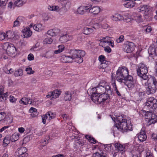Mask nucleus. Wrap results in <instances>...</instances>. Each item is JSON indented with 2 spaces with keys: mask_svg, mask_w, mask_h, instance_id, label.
<instances>
[{
  "mask_svg": "<svg viewBox=\"0 0 157 157\" xmlns=\"http://www.w3.org/2000/svg\"><path fill=\"white\" fill-rule=\"evenodd\" d=\"M104 50L105 52L108 53H109L111 52V49L109 46L105 47Z\"/></svg>",
  "mask_w": 157,
  "mask_h": 157,
  "instance_id": "61",
  "label": "nucleus"
},
{
  "mask_svg": "<svg viewBox=\"0 0 157 157\" xmlns=\"http://www.w3.org/2000/svg\"><path fill=\"white\" fill-rule=\"evenodd\" d=\"M52 42V39L51 38H48L45 39L43 41L44 44H51Z\"/></svg>",
  "mask_w": 157,
  "mask_h": 157,
  "instance_id": "46",
  "label": "nucleus"
},
{
  "mask_svg": "<svg viewBox=\"0 0 157 157\" xmlns=\"http://www.w3.org/2000/svg\"><path fill=\"white\" fill-rule=\"evenodd\" d=\"M20 103L24 105H26L28 104H32V101L31 99L27 98H23L20 100Z\"/></svg>",
  "mask_w": 157,
  "mask_h": 157,
  "instance_id": "26",
  "label": "nucleus"
},
{
  "mask_svg": "<svg viewBox=\"0 0 157 157\" xmlns=\"http://www.w3.org/2000/svg\"><path fill=\"white\" fill-rule=\"evenodd\" d=\"M124 36L123 35H121L118 38L116 39V41L118 43H121L124 40Z\"/></svg>",
  "mask_w": 157,
  "mask_h": 157,
  "instance_id": "51",
  "label": "nucleus"
},
{
  "mask_svg": "<svg viewBox=\"0 0 157 157\" xmlns=\"http://www.w3.org/2000/svg\"><path fill=\"white\" fill-rule=\"evenodd\" d=\"M135 46L133 43L127 42L124 43L123 46L124 51L127 53L131 52L134 50Z\"/></svg>",
  "mask_w": 157,
  "mask_h": 157,
  "instance_id": "8",
  "label": "nucleus"
},
{
  "mask_svg": "<svg viewBox=\"0 0 157 157\" xmlns=\"http://www.w3.org/2000/svg\"><path fill=\"white\" fill-rule=\"evenodd\" d=\"M93 91L96 90L95 92L93 94H95L100 95L103 94L108 93L109 94H112V91L111 90L110 86L108 85L107 83L105 84L103 83H100L98 86L95 88H93L92 89Z\"/></svg>",
  "mask_w": 157,
  "mask_h": 157,
  "instance_id": "2",
  "label": "nucleus"
},
{
  "mask_svg": "<svg viewBox=\"0 0 157 157\" xmlns=\"http://www.w3.org/2000/svg\"><path fill=\"white\" fill-rule=\"evenodd\" d=\"M128 69L124 67H119L117 70L116 76V78L118 81L121 82H124L128 78Z\"/></svg>",
  "mask_w": 157,
  "mask_h": 157,
  "instance_id": "4",
  "label": "nucleus"
},
{
  "mask_svg": "<svg viewBox=\"0 0 157 157\" xmlns=\"http://www.w3.org/2000/svg\"><path fill=\"white\" fill-rule=\"evenodd\" d=\"M59 7L58 6H49L48 9L50 10L51 11H58Z\"/></svg>",
  "mask_w": 157,
  "mask_h": 157,
  "instance_id": "47",
  "label": "nucleus"
},
{
  "mask_svg": "<svg viewBox=\"0 0 157 157\" xmlns=\"http://www.w3.org/2000/svg\"><path fill=\"white\" fill-rule=\"evenodd\" d=\"M9 127V126H6L0 129V132H1L6 129L8 128Z\"/></svg>",
  "mask_w": 157,
  "mask_h": 157,
  "instance_id": "63",
  "label": "nucleus"
},
{
  "mask_svg": "<svg viewBox=\"0 0 157 157\" xmlns=\"http://www.w3.org/2000/svg\"><path fill=\"white\" fill-rule=\"evenodd\" d=\"M33 29L37 31H40L44 30V27L41 24H38L34 25L33 26Z\"/></svg>",
  "mask_w": 157,
  "mask_h": 157,
  "instance_id": "29",
  "label": "nucleus"
},
{
  "mask_svg": "<svg viewBox=\"0 0 157 157\" xmlns=\"http://www.w3.org/2000/svg\"><path fill=\"white\" fill-rule=\"evenodd\" d=\"M71 38L72 37L70 35L67 34L61 36L59 40L61 42L63 43L70 40Z\"/></svg>",
  "mask_w": 157,
  "mask_h": 157,
  "instance_id": "19",
  "label": "nucleus"
},
{
  "mask_svg": "<svg viewBox=\"0 0 157 157\" xmlns=\"http://www.w3.org/2000/svg\"><path fill=\"white\" fill-rule=\"evenodd\" d=\"M27 151V148L24 147H22L18 149V153L19 155H23V157L28 156V154L26 153Z\"/></svg>",
  "mask_w": 157,
  "mask_h": 157,
  "instance_id": "16",
  "label": "nucleus"
},
{
  "mask_svg": "<svg viewBox=\"0 0 157 157\" xmlns=\"http://www.w3.org/2000/svg\"><path fill=\"white\" fill-rule=\"evenodd\" d=\"M126 117V116L124 115L117 117L116 120L117 123H116L113 126V129L117 128L122 132H126L127 130H132V125L130 121H127L125 118Z\"/></svg>",
  "mask_w": 157,
  "mask_h": 157,
  "instance_id": "1",
  "label": "nucleus"
},
{
  "mask_svg": "<svg viewBox=\"0 0 157 157\" xmlns=\"http://www.w3.org/2000/svg\"><path fill=\"white\" fill-rule=\"evenodd\" d=\"M6 113L3 112H0V121L3 120L5 118Z\"/></svg>",
  "mask_w": 157,
  "mask_h": 157,
  "instance_id": "52",
  "label": "nucleus"
},
{
  "mask_svg": "<svg viewBox=\"0 0 157 157\" xmlns=\"http://www.w3.org/2000/svg\"><path fill=\"white\" fill-rule=\"evenodd\" d=\"M15 6H16L14 5V4H13L12 2H10L8 5V7L10 9H11L12 8L14 9Z\"/></svg>",
  "mask_w": 157,
  "mask_h": 157,
  "instance_id": "58",
  "label": "nucleus"
},
{
  "mask_svg": "<svg viewBox=\"0 0 157 157\" xmlns=\"http://www.w3.org/2000/svg\"><path fill=\"white\" fill-rule=\"evenodd\" d=\"M23 71L21 69H19L14 72V75L16 77L20 76L23 75Z\"/></svg>",
  "mask_w": 157,
  "mask_h": 157,
  "instance_id": "43",
  "label": "nucleus"
},
{
  "mask_svg": "<svg viewBox=\"0 0 157 157\" xmlns=\"http://www.w3.org/2000/svg\"><path fill=\"white\" fill-rule=\"evenodd\" d=\"M52 92V98H53V99L58 98L61 93V92L58 90H54Z\"/></svg>",
  "mask_w": 157,
  "mask_h": 157,
  "instance_id": "35",
  "label": "nucleus"
},
{
  "mask_svg": "<svg viewBox=\"0 0 157 157\" xmlns=\"http://www.w3.org/2000/svg\"><path fill=\"white\" fill-rule=\"evenodd\" d=\"M93 157H108L107 153L105 151L100 150L94 153Z\"/></svg>",
  "mask_w": 157,
  "mask_h": 157,
  "instance_id": "21",
  "label": "nucleus"
},
{
  "mask_svg": "<svg viewBox=\"0 0 157 157\" xmlns=\"http://www.w3.org/2000/svg\"><path fill=\"white\" fill-rule=\"evenodd\" d=\"M138 10L140 11H144L146 15H147L151 10L150 7L148 5H141L138 8Z\"/></svg>",
  "mask_w": 157,
  "mask_h": 157,
  "instance_id": "15",
  "label": "nucleus"
},
{
  "mask_svg": "<svg viewBox=\"0 0 157 157\" xmlns=\"http://www.w3.org/2000/svg\"><path fill=\"white\" fill-rule=\"evenodd\" d=\"M93 32V29L91 28L86 27L83 29V33L86 35H88Z\"/></svg>",
  "mask_w": 157,
  "mask_h": 157,
  "instance_id": "38",
  "label": "nucleus"
},
{
  "mask_svg": "<svg viewBox=\"0 0 157 157\" xmlns=\"http://www.w3.org/2000/svg\"><path fill=\"white\" fill-rule=\"evenodd\" d=\"M124 83L129 88L132 89L135 86V82L133 80V77L131 75L128 76V78Z\"/></svg>",
  "mask_w": 157,
  "mask_h": 157,
  "instance_id": "9",
  "label": "nucleus"
},
{
  "mask_svg": "<svg viewBox=\"0 0 157 157\" xmlns=\"http://www.w3.org/2000/svg\"><path fill=\"white\" fill-rule=\"evenodd\" d=\"M12 118L10 117L6 116L5 118L4 119V121H6V123L10 124L12 122Z\"/></svg>",
  "mask_w": 157,
  "mask_h": 157,
  "instance_id": "49",
  "label": "nucleus"
},
{
  "mask_svg": "<svg viewBox=\"0 0 157 157\" xmlns=\"http://www.w3.org/2000/svg\"><path fill=\"white\" fill-rule=\"evenodd\" d=\"M152 114L153 113L152 112L147 111V112L145 113V116L146 117H147L146 118L148 119L150 121L151 118H152L151 116H152Z\"/></svg>",
  "mask_w": 157,
  "mask_h": 157,
  "instance_id": "48",
  "label": "nucleus"
},
{
  "mask_svg": "<svg viewBox=\"0 0 157 157\" xmlns=\"http://www.w3.org/2000/svg\"><path fill=\"white\" fill-rule=\"evenodd\" d=\"M110 18L112 21H121L124 19L122 15L117 13L112 14L110 17Z\"/></svg>",
  "mask_w": 157,
  "mask_h": 157,
  "instance_id": "12",
  "label": "nucleus"
},
{
  "mask_svg": "<svg viewBox=\"0 0 157 157\" xmlns=\"http://www.w3.org/2000/svg\"><path fill=\"white\" fill-rule=\"evenodd\" d=\"M144 30L147 33H149L151 30V28L150 26H148L145 27L144 29Z\"/></svg>",
  "mask_w": 157,
  "mask_h": 157,
  "instance_id": "57",
  "label": "nucleus"
},
{
  "mask_svg": "<svg viewBox=\"0 0 157 157\" xmlns=\"http://www.w3.org/2000/svg\"><path fill=\"white\" fill-rule=\"evenodd\" d=\"M25 71L27 72V73L28 74H33L34 71L32 70V69L31 67L27 68L26 69Z\"/></svg>",
  "mask_w": 157,
  "mask_h": 157,
  "instance_id": "54",
  "label": "nucleus"
},
{
  "mask_svg": "<svg viewBox=\"0 0 157 157\" xmlns=\"http://www.w3.org/2000/svg\"><path fill=\"white\" fill-rule=\"evenodd\" d=\"M142 151L137 150H133L132 151V157H141Z\"/></svg>",
  "mask_w": 157,
  "mask_h": 157,
  "instance_id": "32",
  "label": "nucleus"
},
{
  "mask_svg": "<svg viewBox=\"0 0 157 157\" xmlns=\"http://www.w3.org/2000/svg\"><path fill=\"white\" fill-rule=\"evenodd\" d=\"M125 1H129L128 2L125 3L124 4V6L127 8H131L133 7L135 3L133 0H124Z\"/></svg>",
  "mask_w": 157,
  "mask_h": 157,
  "instance_id": "25",
  "label": "nucleus"
},
{
  "mask_svg": "<svg viewBox=\"0 0 157 157\" xmlns=\"http://www.w3.org/2000/svg\"><path fill=\"white\" fill-rule=\"evenodd\" d=\"M6 34V38L9 39L13 38L14 36L13 32L10 31H7Z\"/></svg>",
  "mask_w": 157,
  "mask_h": 157,
  "instance_id": "41",
  "label": "nucleus"
},
{
  "mask_svg": "<svg viewBox=\"0 0 157 157\" xmlns=\"http://www.w3.org/2000/svg\"><path fill=\"white\" fill-rule=\"evenodd\" d=\"M72 95L69 91H67L65 94L64 99L65 101H69L71 99Z\"/></svg>",
  "mask_w": 157,
  "mask_h": 157,
  "instance_id": "34",
  "label": "nucleus"
},
{
  "mask_svg": "<svg viewBox=\"0 0 157 157\" xmlns=\"http://www.w3.org/2000/svg\"><path fill=\"white\" fill-rule=\"evenodd\" d=\"M24 18L22 17H19L13 22V27H18L23 22L24 20Z\"/></svg>",
  "mask_w": 157,
  "mask_h": 157,
  "instance_id": "23",
  "label": "nucleus"
},
{
  "mask_svg": "<svg viewBox=\"0 0 157 157\" xmlns=\"http://www.w3.org/2000/svg\"><path fill=\"white\" fill-rule=\"evenodd\" d=\"M98 59L100 62H106L107 60H105V57L103 55L100 56L98 58Z\"/></svg>",
  "mask_w": 157,
  "mask_h": 157,
  "instance_id": "50",
  "label": "nucleus"
},
{
  "mask_svg": "<svg viewBox=\"0 0 157 157\" xmlns=\"http://www.w3.org/2000/svg\"><path fill=\"white\" fill-rule=\"evenodd\" d=\"M148 51L150 55L157 56V47L155 46L154 45H151L149 47Z\"/></svg>",
  "mask_w": 157,
  "mask_h": 157,
  "instance_id": "14",
  "label": "nucleus"
},
{
  "mask_svg": "<svg viewBox=\"0 0 157 157\" xmlns=\"http://www.w3.org/2000/svg\"><path fill=\"white\" fill-rule=\"evenodd\" d=\"M147 83H145V85L147 86L146 84H148L149 85H152L157 87V80L154 76H151L148 77L147 79Z\"/></svg>",
  "mask_w": 157,
  "mask_h": 157,
  "instance_id": "13",
  "label": "nucleus"
},
{
  "mask_svg": "<svg viewBox=\"0 0 157 157\" xmlns=\"http://www.w3.org/2000/svg\"><path fill=\"white\" fill-rule=\"evenodd\" d=\"M2 58H3L4 59H6L8 58V56L6 54L4 53L1 57V59Z\"/></svg>",
  "mask_w": 157,
  "mask_h": 157,
  "instance_id": "64",
  "label": "nucleus"
},
{
  "mask_svg": "<svg viewBox=\"0 0 157 157\" xmlns=\"http://www.w3.org/2000/svg\"><path fill=\"white\" fill-rule=\"evenodd\" d=\"M61 61L64 63L72 62L73 61L70 56H63L60 58Z\"/></svg>",
  "mask_w": 157,
  "mask_h": 157,
  "instance_id": "24",
  "label": "nucleus"
},
{
  "mask_svg": "<svg viewBox=\"0 0 157 157\" xmlns=\"http://www.w3.org/2000/svg\"><path fill=\"white\" fill-rule=\"evenodd\" d=\"M107 63L106 62H101L100 64L99 65V67L102 68H105L108 67V65L109 64V62L107 61Z\"/></svg>",
  "mask_w": 157,
  "mask_h": 157,
  "instance_id": "45",
  "label": "nucleus"
},
{
  "mask_svg": "<svg viewBox=\"0 0 157 157\" xmlns=\"http://www.w3.org/2000/svg\"><path fill=\"white\" fill-rule=\"evenodd\" d=\"M58 49L54 51V54H58L62 52L64 49V47L63 45H60L58 46Z\"/></svg>",
  "mask_w": 157,
  "mask_h": 157,
  "instance_id": "36",
  "label": "nucleus"
},
{
  "mask_svg": "<svg viewBox=\"0 0 157 157\" xmlns=\"http://www.w3.org/2000/svg\"><path fill=\"white\" fill-rule=\"evenodd\" d=\"M156 100L153 97L148 98L145 103V106L149 109H155L157 108Z\"/></svg>",
  "mask_w": 157,
  "mask_h": 157,
  "instance_id": "7",
  "label": "nucleus"
},
{
  "mask_svg": "<svg viewBox=\"0 0 157 157\" xmlns=\"http://www.w3.org/2000/svg\"><path fill=\"white\" fill-rule=\"evenodd\" d=\"M113 144L115 147V150L116 151L118 152L124 151L125 147L124 145L118 143H116Z\"/></svg>",
  "mask_w": 157,
  "mask_h": 157,
  "instance_id": "27",
  "label": "nucleus"
},
{
  "mask_svg": "<svg viewBox=\"0 0 157 157\" xmlns=\"http://www.w3.org/2000/svg\"><path fill=\"white\" fill-rule=\"evenodd\" d=\"M9 98L10 102L12 103L15 102L16 101V99L13 96H10Z\"/></svg>",
  "mask_w": 157,
  "mask_h": 157,
  "instance_id": "59",
  "label": "nucleus"
},
{
  "mask_svg": "<svg viewBox=\"0 0 157 157\" xmlns=\"http://www.w3.org/2000/svg\"><path fill=\"white\" fill-rule=\"evenodd\" d=\"M23 33V36L24 37H30L32 34V32L30 30L29 27L25 28L22 31Z\"/></svg>",
  "mask_w": 157,
  "mask_h": 157,
  "instance_id": "18",
  "label": "nucleus"
},
{
  "mask_svg": "<svg viewBox=\"0 0 157 157\" xmlns=\"http://www.w3.org/2000/svg\"><path fill=\"white\" fill-rule=\"evenodd\" d=\"M48 116H47L46 114L43 115L42 116V122L44 124H45L46 120H47L48 121Z\"/></svg>",
  "mask_w": 157,
  "mask_h": 157,
  "instance_id": "53",
  "label": "nucleus"
},
{
  "mask_svg": "<svg viewBox=\"0 0 157 157\" xmlns=\"http://www.w3.org/2000/svg\"><path fill=\"white\" fill-rule=\"evenodd\" d=\"M60 32V29H50L47 32L48 35L52 36H55L58 35Z\"/></svg>",
  "mask_w": 157,
  "mask_h": 157,
  "instance_id": "20",
  "label": "nucleus"
},
{
  "mask_svg": "<svg viewBox=\"0 0 157 157\" xmlns=\"http://www.w3.org/2000/svg\"><path fill=\"white\" fill-rule=\"evenodd\" d=\"M91 7V5H90ZM100 11V8L98 6H93L92 7H90L89 9V12L93 13L94 14H98Z\"/></svg>",
  "mask_w": 157,
  "mask_h": 157,
  "instance_id": "22",
  "label": "nucleus"
},
{
  "mask_svg": "<svg viewBox=\"0 0 157 157\" xmlns=\"http://www.w3.org/2000/svg\"><path fill=\"white\" fill-rule=\"evenodd\" d=\"M147 84V87H146V93L147 94H152L155 93L157 90V87L150 85Z\"/></svg>",
  "mask_w": 157,
  "mask_h": 157,
  "instance_id": "11",
  "label": "nucleus"
},
{
  "mask_svg": "<svg viewBox=\"0 0 157 157\" xmlns=\"http://www.w3.org/2000/svg\"><path fill=\"white\" fill-rule=\"evenodd\" d=\"M149 121L151 123L154 124L157 122V117L153 113Z\"/></svg>",
  "mask_w": 157,
  "mask_h": 157,
  "instance_id": "44",
  "label": "nucleus"
},
{
  "mask_svg": "<svg viewBox=\"0 0 157 157\" xmlns=\"http://www.w3.org/2000/svg\"><path fill=\"white\" fill-rule=\"evenodd\" d=\"M19 134L14 133L10 137V140L12 142H14L17 141L19 139Z\"/></svg>",
  "mask_w": 157,
  "mask_h": 157,
  "instance_id": "37",
  "label": "nucleus"
},
{
  "mask_svg": "<svg viewBox=\"0 0 157 157\" xmlns=\"http://www.w3.org/2000/svg\"><path fill=\"white\" fill-rule=\"evenodd\" d=\"M69 53L72 60H74L75 62L78 63H81L83 61L82 57L85 55L84 51L75 49L71 50Z\"/></svg>",
  "mask_w": 157,
  "mask_h": 157,
  "instance_id": "3",
  "label": "nucleus"
},
{
  "mask_svg": "<svg viewBox=\"0 0 157 157\" xmlns=\"http://www.w3.org/2000/svg\"><path fill=\"white\" fill-rule=\"evenodd\" d=\"M46 114L48 116V121H49L54 118L56 117V114L50 111L48 112Z\"/></svg>",
  "mask_w": 157,
  "mask_h": 157,
  "instance_id": "33",
  "label": "nucleus"
},
{
  "mask_svg": "<svg viewBox=\"0 0 157 157\" xmlns=\"http://www.w3.org/2000/svg\"><path fill=\"white\" fill-rule=\"evenodd\" d=\"M90 7V5L81 6L78 8L77 11V12L79 14L83 15L86 13H88L89 9Z\"/></svg>",
  "mask_w": 157,
  "mask_h": 157,
  "instance_id": "10",
  "label": "nucleus"
},
{
  "mask_svg": "<svg viewBox=\"0 0 157 157\" xmlns=\"http://www.w3.org/2000/svg\"><path fill=\"white\" fill-rule=\"evenodd\" d=\"M147 135L144 131H141L138 136L139 140L141 142H143L145 141L147 139Z\"/></svg>",
  "mask_w": 157,
  "mask_h": 157,
  "instance_id": "28",
  "label": "nucleus"
},
{
  "mask_svg": "<svg viewBox=\"0 0 157 157\" xmlns=\"http://www.w3.org/2000/svg\"><path fill=\"white\" fill-rule=\"evenodd\" d=\"M111 94L106 93L98 96L95 94H93L91 95V98L95 103L99 104L108 99L109 98V95Z\"/></svg>",
  "mask_w": 157,
  "mask_h": 157,
  "instance_id": "6",
  "label": "nucleus"
},
{
  "mask_svg": "<svg viewBox=\"0 0 157 157\" xmlns=\"http://www.w3.org/2000/svg\"><path fill=\"white\" fill-rule=\"evenodd\" d=\"M6 37V34L4 33H0V40H2Z\"/></svg>",
  "mask_w": 157,
  "mask_h": 157,
  "instance_id": "56",
  "label": "nucleus"
},
{
  "mask_svg": "<svg viewBox=\"0 0 157 157\" xmlns=\"http://www.w3.org/2000/svg\"><path fill=\"white\" fill-rule=\"evenodd\" d=\"M29 111L30 113H35L36 115H38V113L37 111V109L33 107H31L29 110Z\"/></svg>",
  "mask_w": 157,
  "mask_h": 157,
  "instance_id": "55",
  "label": "nucleus"
},
{
  "mask_svg": "<svg viewBox=\"0 0 157 157\" xmlns=\"http://www.w3.org/2000/svg\"><path fill=\"white\" fill-rule=\"evenodd\" d=\"M86 138L87 139L89 142L93 144L96 143L97 141L94 138L91 136H90L86 135L85 136Z\"/></svg>",
  "mask_w": 157,
  "mask_h": 157,
  "instance_id": "40",
  "label": "nucleus"
},
{
  "mask_svg": "<svg viewBox=\"0 0 157 157\" xmlns=\"http://www.w3.org/2000/svg\"><path fill=\"white\" fill-rule=\"evenodd\" d=\"M28 59L29 60H32L34 59V56L31 53L29 54L28 56Z\"/></svg>",
  "mask_w": 157,
  "mask_h": 157,
  "instance_id": "62",
  "label": "nucleus"
},
{
  "mask_svg": "<svg viewBox=\"0 0 157 157\" xmlns=\"http://www.w3.org/2000/svg\"><path fill=\"white\" fill-rule=\"evenodd\" d=\"M133 15L134 17L135 20L137 22L140 23L142 21V20L141 18V15L134 13Z\"/></svg>",
  "mask_w": 157,
  "mask_h": 157,
  "instance_id": "39",
  "label": "nucleus"
},
{
  "mask_svg": "<svg viewBox=\"0 0 157 157\" xmlns=\"http://www.w3.org/2000/svg\"><path fill=\"white\" fill-rule=\"evenodd\" d=\"M8 93L6 92L4 94H0V101L6 100L7 98Z\"/></svg>",
  "mask_w": 157,
  "mask_h": 157,
  "instance_id": "42",
  "label": "nucleus"
},
{
  "mask_svg": "<svg viewBox=\"0 0 157 157\" xmlns=\"http://www.w3.org/2000/svg\"><path fill=\"white\" fill-rule=\"evenodd\" d=\"M6 46H7V51L9 52V53L13 54L15 53L16 49L15 47L13 44L9 45L8 43H6L5 44Z\"/></svg>",
  "mask_w": 157,
  "mask_h": 157,
  "instance_id": "17",
  "label": "nucleus"
},
{
  "mask_svg": "<svg viewBox=\"0 0 157 157\" xmlns=\"http://www.w3.org/2000/svg\"><path fill=\"white\" fill-rule=\"evenodd\" d=\"M10 136H7L5 137L3 140V145L4 147L7 146L10 143Z\"/></svg>",
  "mask_w": 157,
  "mask_h": 157,
  "instance_id": "31",
  "label": "nucleus"
},
{
  "mask_svg": "<svg viewBox=\"0 0 157 157\" xmlns=\"http://www.w3.org/2000/svg\"><path fill=\"white\" fill-rule=\"evenodd\" d=\"M8 0H0V4L2 6H6Z\"/></svg>",
  "mask_w": 157,
  "mask_h": 157,
  "instance_id": "60",
  "label": "nucleus"
},
{
  "mask_svg": "<svg viewBox=\"0 0 157 157\" xmlns=\"http://www.w3.org/2000/svg\"><path fill=\"white\" fill-rule=\"evenodd\" d=\"M137 72L138 76L142 79L146 80L148 78L147 75L148 69L147 66L143 63H140L137 69Z\"/></svg>",
  "mask_w": 157,
  "mask_h": 157,
  "instance_id": "5",
  "label": "nucleus"
},
{
  "mask_svg": "<svg viewBox=\"0 0 157 157\" xmlns=\"http://www.w3.org/2000/svg\"><path fill=\"white\" fill-rule=\"evenodd\" d=\"M27 0H17L14 2V5L18 7L22 6L26 3Z\"/></svg>",
  "mask_w": 157,
  "mask_h": 157,
  "instance_id": "30",
  "label": "nucleus"
}]
</instances>
